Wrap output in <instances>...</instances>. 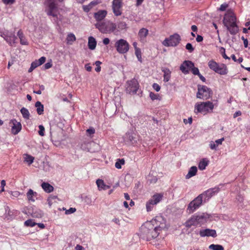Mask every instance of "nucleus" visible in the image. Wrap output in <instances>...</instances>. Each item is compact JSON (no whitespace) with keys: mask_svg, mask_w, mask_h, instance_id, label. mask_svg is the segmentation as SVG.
<instances>
[{"mask_svg":"<svg viewBox=\"0 0 250 250\" xmlns=\"http://www.w3.org/2000/svg\"><path fill=\"white\" fill-rule=\"evenodd\" d=\"M114 46L117 52L121 54H125L128 52L130 47L129 43L123 39L116 41Z\"/></svg>","mask_w":250,"mask_h":250,"instance_id":"0eeeda50","label":"nucleus"},{"mask_svg":"<svg viewBox=\"0 0 250 250\" xmlns=\"http://www.w3.org/2000/svg\"><path fill=\"white\" fill-rule=\"evenodd\" d=\"M85 68L88 72L91 71L92 70V67L89 65V64H86L85 65Z\"/></svg>","mask_w":250,"mask_h":250,"instance_id":"0e129e2a","label":"nucleus"},{"mask_svg":"<svg viewBox=\"0 0 250 250\" xmlns=\"http://www.w3.org/2000/svg\"><path fill=\"white\" fill-rule=\"evenodd\" d=\"M148 34V30L146 28H142L140 29L138 32V36L140 38V41L141 42H144Z\"/></svg>","mask_w":250,"mask_h":250,"instance_id":"412c9836","label":"nucleus"},{"mask_svg":"<svg viewBox=\"0 0 250 250\" xmlns=\"http://www.w3.org/2000/svg\"><path fill=\"white\" fill-rule=\"evenodd\" d=\"M42 212L39 209H33L31 213V215L34 218H41L42 216Z\"/></svg>","mask_w":250,"mask_h":250,"instance_id":"473e14b6","label":"nucleus"},{"mask_svg":"<svg viewBox=\"0 0 250 250\" xmlns=\"http://www.w3.org/2000/svg\"><path fill=\"white\" fill-rule=\"evenodd\" d=\"M95 132V129L92 127H91L86 130L87 134L90 135L94 134Z\"/></svg>","mask_w":250,"mask_h":250,"instance_id":"5fc2aeb1","label":"nucleus"},{"mask_svg":"<svg viewBox=\"0 0 250 250\" xmlns=\"http://www.w3.org/2000/svg\"><path fill=\"white\" fill-rule=\"evenodd\" d=\"M24 161L29 165L32 164L33 163L34 157L29 154H26L24 155Z\"/></svg>","mask_w":250,"mask_h":250,"instance_id":"f704fd0d","label":"nucleus"},{"mask_svg":"<svg viewBox=\"0 0 250 250\" xmlns=\"http://www.w3.org/2000/svg\"><path fill=\"white\" fill-rule=\"evenodd\" d=\"M214 108V105L212 102H206L197 103L195 105V112L202 113L204 115L211 112Z\"/></svg>","mask_w":250,"mask_h":250,"instance_id":"39448f33","label":"nucleus"},{"mask_svg":"<svg viewBox=\"0 0 250 250\" xmlns=\"http://www.w3.org/2000/svg\"><path fill=\"white\" fill-rule=\"evenodd\" d=\"M199 234L202 237H204L206 236H211L212 237H216L217 236L216 230L209 229H201L199 231Z\"/></svg>","mask_w":250,"mask_h":250,"instance_id":"6ab92c4d","label":"nucleus"},{"mask_svg":"<svg viewBox=\"0 0 250 250\" xmlns=\"http://www.w3.org/2000/svg\"><path fill=\"white\" fill-rule=\"evenodd\" d=\"M36 224H37V223L34 222L31 219H28L24 222V225L27 227H33L35 226Z\"/></svg>","mask_w":250,"mask_h":250,"instance_id":"ea45409f","label":"nucleus"},{"mask_svg":"<svg viewBox=\"0 0 250 250\" xmlns=\"http://www.w3.org/2000/svg\"><path fill=\"white\" fill-rule=\"evenodd\" d=\"M191 71L192 73L195 75L198 76L200 74L198 68L197 67H194V66L193 67H192V68L191 69Z\"/></svg>","mask_w":250,"mask_h":250,"instance_id":"de8ad7c7","label":"nucleus"},{"mask_svg":"<svg viewBox=\"0 0 250 250\" xmlns=\"http://www.w3.org/2000/svg\"><path fill=\"white\" fill-rule=\"evenodd\" d=\"M221 53L222 54V55L223 56V57L225 59H229V60L230 58L229 57H228L227 55L225 53V49L223 47H221V49H220V50Z\"/></svg>","mask_w":250,"mask_h":250,"instance_id":"8fccbe9b","label":"nucleus"},{"mask_svg":"<svg viewBox=\"0 0 250 250\" xmlns=\"http://www.w3.org/2000/svg\"><path fill=\"white\" fill-rule=\"evenodd\" d=\"M126 141L129 142L131 144H135L137 143V139L131 133H126L125 135Z\"/></svg>","mask_w":250,"mask_h":250,"instance_id":"cd10ccee","label":"nucleus"},{"mask_svg":"<svg viewBox=\"0 0 250 250\" xmlns=\"http://www.w3.org/2000/svg\"><path fill=\"white\" fill-rule=\"evenodd\" d=\"M95 26L96 28L103 34L114 32L117 28L116 24L110 21L97 22L95 24Z\"/></svg>","mask_w":250,"mask_h":250,"instance_id":"7ed1b4c3","label":"nucleus"},{"mask_svg":"<svg viewBox=\"0 0 250 250\" xmlns=\"http://www.w3.org/2000/svg\"><path fill=\"white\" fill-rule=\"evenodd\" d=\"M197 172V167L195 166L191 167L188 170V174L186 175V178L188 179L195 176Z\"/></svg>","mask_w":250,"mask_h":250,"instance_id":"393cba45","label":"nucleus"},{"mask_svg":"<svg viewBox=\"0 0 250 250\" xmlns=\"http://www.w3.org/2000/svg\"><path fill=\"white\" fill-rule=\"evenodd\" d=\"M46 60V58L45 57H42L39 60H37L39 62V64L40 65L42 64Z\"/></svg>","mask_w":250,"mask_h":250,"instance_id":"4d7b16f0","label":"nucleus"},{"mask_svg":"<svg viewBox=\"0 0 250 250\" xmlns=\"http://www.w3.org/2000/svg\"><path fill=\"white\" fill-rule=\"evenodd\" d=\"M149 97L150 99L154 101L155 100H158L159 99V95L158 94H155L152 92H150L149 93Z\"/></svg>","mask_w":250,"mask_h":250,"instance_id":"37998d69","label":"nucleus"},{"mask_svg":"<svg viewBox=\"0 0 250 250\" xmlns=\"http://www.w3.org/2000/svg\"><path fill=\"white\" fill-rule=\"evenodd\" d=\"M224 140V138L218 139L215 141H210L209 144V147L212 150H216L218 146L222 145L223 141Z\"/></svg>","mask_w":250,"mask_h":250,"instance_id":"4be33fe9","label":"nucleus"},{"mask_svg":"<svg viewBox=\"0 0 250 250\" xmlns=\"http://www.w3.org/2000/svg\"><path fill=\"white\" fill-rule=\"evenodd\" d=\"M37 108V112L39 115H42L43 113L44 106L39 101L37 102L35 104Z\"/></svg>","mask_w":250,"mask_h":250,"instance_id":"c756f323","label":"nucleus"},{"mask_svg":"<svg viewBox=\"0 0 250 250\" xmlns=\"http://www.w3.org/2000/svg\"><path fill=\"white\" fill-rule=\"evenodd\" d=\"M46 7L45 12L49 16H52L53 17L58 19V8L55 0H46Z\"/></svg>","mask_w":250,"mask_h":250,"instance_id":"423d86ee","label":"nucleus"},{"mask_svg":"<svg viewBox=\"0 0 250 250\" xmlns=\"http://www.w3.org/2000/svg\"><path fill=\"white\" fill-rule=\"evenodd\" d=\"M37 193L32 189H30L27 193V197L29 202H34L37 199Z\"/></svg>","mask_w":250,"mask_h":250,"instance_id":"b1692460","label":"nucleus"},{"mask_svg":"<svg viewBox=\"0 0 250 250\" xmlns=\"http://www.w3.org/2000/svg\"><path fill=\"white\" fill-rule=\"evenodd\" d=\"M82 8L83 11L85 13L89 12L93 8V7L91 6V5H90L89 3L87 5H83Z\"/></svg>","mask_w":250,"mask_h":250,"instance_id":"79ce46f5","label":"nucleus"},{"mask_svg":"<svg viewBox=\"0 0 250 250\" xmlns=\"http://www.w3.org/2000/svg\"><path fill=\"white\" fill-rule=\"evenodd\" d=\"M16 0H2L3 3L6 5H11L15 2Z\"/></svg>","mask_w":250,"mask_h":250,"instance_id":"864d4df0","label":"nucleus"},{"mask_svg":"<svg viewBox=\"0 0 250 250\" xmlns=\"http://www.w3.org/2000/svg\"><path fill=\"white\" fill-rule=\"evenodd\" d=\"M204 202V199L200 194L191 201L188 206L187 210L189 213H193L198 209Z\"/></svg>","mask_w":250,"mask_h":250,"instance_id":"1a4fd4ad","label":"nucleus"},{"mask_svg":"<svg viewBox=\"0 0 250 250\" xmlns=\"http://www.w3.org/2000/svg\"><path fill=\"white\" fill-rule=\"evenodd\" d=\"M117 27L119 30H122L127 28V24L125 22L121 21L118 23Z\"/></svg>","mask_w":250,"mask_h":250,"instance_id":"58836bf2","label":"nucleus"},{"mask_svg":"<svg viewBox=\"0 0 250 250\" xmlns=\"http://www.w3.org/2000/svg\"><path fill=\"white\" fill-rule=\"evenodd\" d=\"M135 54L138 59V60L139 62H142V53H141V49H136V50H135Z\"/></svg>","mask_w":250,"mask_h":250,"instance_id":"a19ab883","label":"nucleus"},{"mask_svg":"<svg viewBox=\"0 0 250 250\" xmlns=\"http://www.w3.org/2000/svg\"><path fill=\"white\" fill-rule=\"evenodd\" d=\"M222 187V185L218 186L215 187L213 188H210L206 191H204L202 194H200L203 199H204V202H206L208 201L212 196L216 195L219 192L220 189V187Z\"/></svg>","mask_w":250,"mask_h":250,"instance_id":"4468645a","label":"nucleus"},{"mask_svg":"<svg viewBox=\"0 0 250 250\" xmlns=\"http://www.w3.org/2000/svg\"><path fill=\"white\" fill-rule=\"evenodd\" d=\"M11 125V132L14 134H17L21 129V125L20 122H17L16 119L11 120L10 122Z\"/></svg>","mask_w":250,"mask_h":250,"instance_id":"a211bd4d","label":"nucleus"},{"mask_svg":"<svg viewBox=\"0 0 250 250\" xmlns=\"http://www.w3.org/2000/svg\"><path fill=\"white\" fill-rule=\"evenodd\" d=\"M181 41V37L178 34H174L168 38H166L162 42V44L167 47H175L178 45Z\"/></svg>","mask_w":250,"mask_h":250,"instance_id":"f8f14e48","label":"nucleus"},{"mask_svg":"<svg viewBox=\"0 0 250 250\" xmlns=\"http://www.w3.org/2000/svg\"><path fill=\"white\" fill-rule=\"evenodd\" d=\"M186 48L187 49L190 53L194 51V47L192 46V44L190 43H188L186 45Z\"/></svg>","mask_w":250,"mask_h":250,"instance_id":"49530a36","label":"nucleus"},{"mask_svg":"<svg viewBox=\"0 0 250 250\" xmlns=\"http://www.w3.org/2000/svg\"><path fill=\"white\" fill-rule=\"evenodd\" d=\"M125 164V160L123 159H117L116 162L115 163V166L118 169H120L122 167V165Z\"/></svg>","mask_w":250,"mask_h":250,"instance_id":"4c0bfd02","label":"nucleus"},{"mask_svg":"<svg viewBox=\"0 0 250 250\" xmlns=\"http://www.w3.org/2000/svg\"><path fill=\"white\" fill-rule=\"evenodd\" d=\"M96 184L99 188L100 189H106L108 188V186L105 185L104 181L101 179H98L96 181Z\"/></svg>","mask_w":250,"mask_h":250,"instance_id":"72a5a7b5","label":"nucleus"},{"mask_svg":"<svg viewBox=\"0 0 250 250\" xmlns=\"http://www.w3.org/2000/svg\"><path fill=\"white\" fill-rule=\"evenodd\" d=\"M228 5L227 4L223 3L221 5L219 9L220 11H224L226 9V8L228 7Z\"/></svg>","mask_w":250,"mask_h":250,"instance_id":"13d9d810","label":"nucleus"},{"mask_svg":"<svg viewBox=\"0 0 250 250\" xmlns=\"http://www.w3.org/2000/svg\"><path fill=\"white\" fill-rule=\"evenodd\" d=\"M194 66V63L190 61H185L180 66V70L185 74L189 73V70Z\"/></svg>","mask_w":250,"mask_h":250,"instance_id":"f3484780","label":"nucleus"},{"mask_svg":"<svg viewBox=\"0 0 250 250\" xmlns=\"http://www.w3.org/2000/svg\"><path fill=\"white\" fill-rule=\"evenodd\" d=\"M243 42H244V47L245 48L248 47V44H249V42H248V40L247 39L244 40V41H243Z\"/></svg>","mask_w":250,"mask_h":250,"instance_id":"338daca9","label":"nucleus"},{"mask_svg":"<svg viewBox=\"0 0 250 250\" xmlns=\"http://www.w3.org/2000/svg\"><path fill=\"white\" fill-rule=\"evenodd\" d=\"M196 40L198 42H201L203 40V37L201 35H198L196 38Z\"/></svg>","mask_w":250,"mask_h":250,"instance_id":"680f3d73","label":"nucleus"},{"mask_svg":"<svg viewBox=\"0 0 250 250\" xmlns=\"http://www.w3.org/2000/svg\"><path fill=\"white\" fill-rule=\"evenodd\" d=\"M102 62L99 61H97L95 62V64L96 66V67L95 68V71L97 72H99L101 71V67L100 66Z\"/></svg>","mask_w":250,"mask_h":250,"instance_id":"a18cd8bd","label":"nucleus"},{"mask_svg":"<svg viewBox=\"0 0 250 250\" xmlns=\"http://www.w3.org/2000/svg\"><path fill=\"white\" fill-rule=\"evenodd\" d=\"M152 87L157 92L159 91L160 90V89H161V87H160V85L156 83H154L153 84Z\"/></svg>","mask_w":250,"mask_h":250,"instance_id":"6e6d98bb","label":"nucleus"},{"mask_svg":"<svg viewBox=\"0 0 250 250\" xmlns=\"http://www.w3.org/2000/svg\"><path fill=\"white\" fill-rule=\"evenodd\" d=\"M57 198V196H50L49 197L48 199H47V202H48V204L49 205V206L50 207L52 204V200H54V199H56Z\"/></svg>","mask_w":250,"mask_h":250,"instance_id":"603ef678","label":"nucleus"},{"mask_svg":"<svg viewBox=\"0 0 250 250\" xmlns=\"http://www.w3.org/2000/svg\"><path fill=\"white\" fill-rule=\"evenodd\" d=\"M139 85L137 81L133 79L127 82V86L126 91L127 93L130 94H135L139 88Z\"/></svg>","mask_w":250,"mask_h":250,"instance_id":"2eb2a0df","label":"nucleus"},{"mask_svg":"<svg viewBox=\"0 0 250 250\" xmlns=\"http://www.w3.org/2000/svg\"><path fill=\"white\" fill-rule=\"evenodd\" d=\"M76 211V209L75 208H70L66 210L65 213V214H70L74 213Z\"/></svg>","mask_w":250,"mask_h":250,"instance_id":"09e8293b","label":"nucleus"},{"mask_svg":"<svg viewBox=\"0 0 250 250\" xmlns=\"http://www.w3.org/2000/svg\"><path fill=\"white\" fill-rule=\"evenodd\" d=\"M42 188L47 193H50L54 190V188L52 186L48 183L43 182L42 184Z\"/></svg>","mask_w":250,"mask_h":250,"instance_id":"bb28decb","label":"nucleus"},{"mask_svg":"<svg viewBox=\"0 0 250 250\" xmlns=\"http://www.w3.org/2000/svg\"><path fill=\"white\" fill-rule=\"evenodd\" d=\"M199 78L200 79V80L203 82H205L206 81V78L203 76H202L201 74H200L199 75H198Z\"/></svg>","mask_w":250,"mask_h":250,"instance_id":"774afa93","label":"nucleus"},{"mask_svg":"<svg viewBox=\"0 0 250 250\" xmlns=\"http://www.w3.org/2000/svg\"><path fill=\"white\" fill-rule=\"evenodd\" d=\"M165 227V221L162 217H157L152 223H146L141 227L140 237L143 239L150 241L156 238Z\"/></svg>","mask_w":250,"mask_h":250,"instance_id":"f257e3e1","label":"nucleus"},{"mask_svg":"<svg viewBox=\"0 0 250 250\" xmlns=\"http://www.w3.org/2000/svg\"><path fill=\"white\" fill-rule=\"evenodd\" d=\"M163 197V194L161 193H156L153 195L151 198L146 203V209L147 211L149 212L151 211L154 206L161 201Z\"/></svg>","mask_w":250,"mask_h":250,"instance_id":"ddd939ff","label":"nucleus"},{"mask_svg":"<svg viewBox=\"0 0 250 250\" xmlns=\"http://www.w3.org/2000/svg\"><path fill=\"white\" fill-rule=\"evenodd\" d=\"M0 36L2 37L9 45L14 46L17 37L14 32L7 30H0Z\"/></svg>","mask_w":250,"mask_h":250,"instance_id":"9b49d317","label":"nucleus"},{"mask_svg":"<svg viewBox=\"0 0 250 250\" xmlns=\"http://www.w3.org/2000/svg\"><path fill=\"white\" fill-rule=\"evenodd\" d=\"M208 164V161L207 159H203L200 161L198 164V167L200 170H204Z\"/></svg>","mask_w":250,"mask_h":250,"instance_id":"7c9ffc66","label":"nucleus"},{"mask_svg":"<svg viewBox=\"0 0 250 250\" xmlns=\"http://www.w3.org/2000/svg\"><path fill=\"white\" fill-rule=\"evenodd\" d=\"M162 71L164 73V81L168 82L171 78V71L169 68L166 67L162 68Z\"/></svg>","mask_w":250,"mask_h":250,"instance_id":"5701e85b","label":"nucleus"},{"mask_svg":"<svg viewBox=\"0 0 250 250\" xmlns=\"http://www.w3.org/2000/svg\"><path fill=\"white\" fill-rule=\"evenodd\" d=\"M52 66L51 62H47L44 65V68L45 69H48L51 68Z\"/></svg>","mask_w":250,"mask_h":250,"instance_id":"052dcab7","label":"nucleus"},{"mask_svg":"<svg viewBox=\"0 0 250 250\" xmlns=\"http://www.w3.org/2000/svg\"><path fill=\"white\" fill-rule=\"evenodd\" d=\"M97 45V42L95 40V39L90 36L88 38V46L89 49L90 50H94L95 49Z\"/></svg>","mask_w":250,"mask_h":250,"instance_id":"a878e982","label":"nucleus"},{"mask_svg":"<svg viewBox=\"0 0 250 250\" xmlns=\"http://www.w3.org/2000/svg\"><path fill=\"white\" fill-rule=\"evenodd\" d=\"M102 2L101 0H93L89 3L90 5L93 8L94 6H96L97 4Z\"/></svg>","mask_w":250,"mask_h":250,"instance_id":"3c124183","label":"nucleus"},{"mask_svg":"<svg viewBox=\"0 0 250 250\" xmlns=\"http://www.w3.org/2000/svg\"><path fill=\"white\" fill-rule=\"evenodd\" d=\"M208 66L210 69L220 75L227 73V66L224 64H219L213 60H210L208 62Z\"/></svg>","mask_w":250,"mask_h":250,"instance_id":"6e6552de","label":"nucleus"},{"mask_svg":"<svg viewBox=\"0 0 250 250\" xmlns=\"http://www.w3.org/2000/svg\"><path fill=\"white\" fill-rule=\"evenodd\" d=\"M110 40L108 38L104 39L103 42L104 45H107L109 43Z\"/></svg>","mask_w":250,"mask_h":250,"instance_id":"e2e57ef3","label":"nucleus"},{"mask_svg":"<svg viewBox=\"0 0 250 250\" xmlns=\"http://www.w3.org/2000/svg\"><path fill=\"white\" fill-rule=\"evenodd\" d=\"M211 90L206 85H198V92L196 94L197 98L207 100L212 95Z\"/></svg>","mask_w":250,"mask_h":250,"instance_id":"9d476101","label":"nucleus"},{"mask_svg":"<svg viewBox=\"0 0 250 250\" xmlns=\"http://www.w3.org/2000/svg\"><path fill=\"white\" fill-rule=\"evenodd\" d=\"M83 248L80 245H77V246L75 247L76 250H83Z\"/></svg>","mask_w":250,"mask_h":250,"instance_id":"69168bd1","label":"nucleus"},{"mask_svg":"<svg viewBox=\"0 0 250 250\" xmlns=\"http://www.w3.org/2000/svg\"><path fill=\"white\" fill-rule=\"evenodd\" d=\"M122 3L121 0H113L112 1V10L114 14L116 16H119L122 13Z\"/></svg>","mask_w":250,"mask_h":250,"instance_id":"dca6fc26","label":"nucleus"},{"mask_svg":"<svg viewBox=\"0 0 250 250\" xmlns=\"http://www.w3.org/2000/svg\"><path fill=\"white\" fill-rule=\"evenodd\" d=\"M207 220V217L204 213L195 214L186 221V226L187 228H190L192 226L201 225L205 223Z\"/></svg>","mask_w":250,"mask_h":250,"instance_id":"20e7f679","label":"nucleus"},{"mask_svg":"<svg viewBox=\"0 0 250 250\" xmlns=\"http://www.w3.org/2000/svg\"><path fill=\"white\" fill-rule=\"evenodd\" d=\"M17 35L20 40V43L22 45H28V42L24 36L22 32L19 30L18 32Z\"/></svg>","mask_w":250,"mask_h":250,"instance_id":"c85d7f7f","label":"nucleus"},{"mask_svg":"<svg viewBox=\"0 0 250 250\" xmlns=\"http://www.w3.org/2000/svg\"><path fill=\"white\" fill-rule=\"evenodd\" d=\"M107 14V12L106 10H100L98 12L94 13V18L98 22H102L101 21L105 18Z\"/></svg>","mask_w":250,"mask_h":250,"instance_id":"aec40b11","label":"nucleus"},{"mask_svg":"<svg viewBox=\"0 0 250 250\" xmlns=\"http://www.w3.org/2000/svg\"><path fill=\"white\" fill-rule=\"evenodd\" d=\"M208 248L211 250H224V247L218 244H211L209 246Z\"/></svg>","mask_w":250,"mask_h":250,"instance_id":"e433bc0d","label":"nucleus"},{"mask_svg":"<svg viewBox=\"0 0 250 250\" xmlns=\"http://www.w3.org/2000/svg\"><path fill=\"white\" fill-rule=\"evenodd\" d=\"M21 112L22 117L25 119H29L30 117V113L27 109L25 107H22L21 109Z\"/></svg>","mask_w":250,"mask_h":250,"instance_id":"c9c22d12","label":"nucleus"},{"mask_svg":"<svg viewBox=\"0 0 250 250\" xmlns=\"http://www.w3.org/2000/svg\"><path fill=\"white\" fill-rule=\"evenodd\" d=\"M223 23L231 34H234V13L233 10L227 11L224 17Z\"/></svg>","mask_w":250,"mask_h":250,"instance_id":"f03ea898","label":"nucleus"},{"mask_svg":"<svg viewBox=\"0 0 250 250\" xmlns=\"http://www.w3.org/2000/svg\"><path fill=\"white\" fill-rule=\"evenodd\" d=\"M31 65L32 66V67H34L35 69L36 67L40 66V65L39 64V62H38V61L36 60L31 63Z\"/></svg>","mask_w":250,"mask_h":250,"instance_id":"bf43d9fd","label":"nucleus"},{"mask_svg":"<svg viewBox=\"0 0 250 250\" xmlns=\"http://www.w3.org/2000/svg\"><path fill=\"white\" fill-rule=\"evenodd\" d=\"M39 130L38 131L39 134L41 136H43L44 135V127L42 125H40L39 126Z\"/></svg>","mask_w":250,"mask_h":250,"instance_id":"c03bdc74","label":"nucleus"},{"mask_svg":"<svg viewBox=\"0 0 250 250\" xmlns=\"http://www.w3.org/2000/svg\"><path fill=\"white\" fill-rule=\"evenodd\" d=\"M66 40L67 44H72V43L76 41V38L73 33H70L67 35Z\"/></svg>","mask_w":250,"mask_h":250,"instance_id":"2f4dec72","label":"nucleus"}]
</instances>
